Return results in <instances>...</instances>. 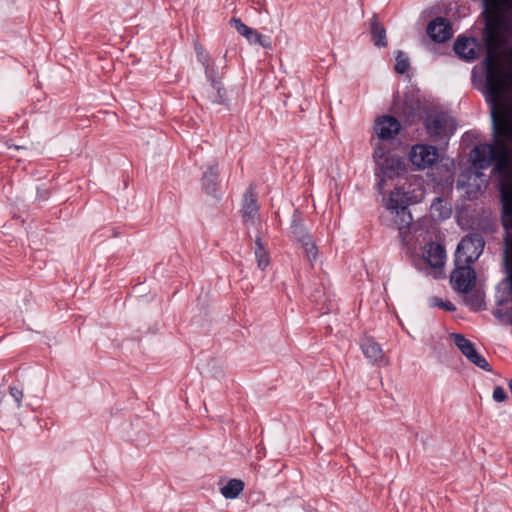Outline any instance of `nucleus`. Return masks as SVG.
Returning a JSON list of instances; mask_svg holds the SVG:
<instances>
[{
	"label": "nucleus",
	"instance_id": "obj_21",
	"mask_svg": "<svg viewBox=\"0 0 512 512\" xmlns=\"http://www.w3.org/2000/svg\"><path fill=\"white\" fill-rule=\"evenodd\" d=\"M255 245H256L255 257L257 260V264H258V267L263 270L269 264V256L263 247V244L261 242V237L259 235H256V237H255Z\"/></svg>",
	"mask_w": 512,
	"mask_h": 512
},
{
	"label": "nucleus",
	"instance_id": "obj_12",
	"mask_svg": "<svg viewBox=\"0 0 512 512\" xmlns=\"http://www.w3.org/2000/svg\"><path fill=\"white\" fill-rule=\"evenodd\" d=\"M427 33L435 42H445L452 36V28L444 18L438 17L427 26Z\"/></svg>",
	"mask_w": 512,
	"mask_h": 512
},
{
	"label": "nucleus",
	"instance_id": "obj_28",
	"mask_svg": "<svg viewBox=\"0 0 512 512\" xmlns=\"http://www.w3.org/2000/svg\"><path fill=\"white\" fill-rule=\"evenodd\" d=\"M195 50H196V55H197L198 61L204 67L207 66V64L211 63L209 55L201 46H196Z\"/></svg>",
	"mask_w": 512,
	"mask_h": 512
},
{
	"label": "nucleus",
	"instance_id": "obj_13",
	"mask_svg": "<svg viewBox=\"0 0 512 512\" xmlns=\"http://www.w3.org/2000/svg\"><path fill=\"white\" fill-rule=\"evenodd\" d=\"M361 349L371 363L378 365H384L387 363L381 346L372 338L366 337L362 339Z\"/></svg>",
	"mask_w": 512,
	"mask_h": 512
},
{
	"label": "nucleus",
	"instance_id": "obj_30",
	"mask_svg": "<svg viewBox=\"0 0 512 512\" xmlns=\"http://www.w3.org/2000/svg\"><path fill=\"white\" fill-rule=\"evenodd\" d=\"M292 233L297 241H299V237L303 234H308L301 224L295 222L292 225Z\"/></svg>",
	"mask_w": 512,
	"mask_h": 512
},
{
	"label": "nucleus",
	"instance_id": "obj_1",
	"mask_svg": "<svg viewBox=\"0 0 512 512\" xmlns=\"http://www.w3.org/2000/svg\"><path fill=\"white\" fill-rule=\"evenodd\" d=\"M485 6L486 100L490 105L494 140L474 147L470 161L477 168H488L495 163L493 172L502 179V222L505 227L512 228V98L507 95L512 77L496 56L501 46V31L510 26L512 0H485Z\"/></svg>",
	"mask_w": 512,
	"mask_h": 512
},
{
	"label": "nucleus",
	"instance_id": "obj_23",
	"mask_svg": "<svg viewBox=\"0 0 512 512\" xmlns=\"http://www.w3.org/2000/svg\"><path fill=\"white\" fill-rule=\"evenodd\" d=\"M212 88L216 91V95L211 97L210 102L217 105L227 104L226 90L221 82H215V84H212Z\"/></svg>",
	"mask_w": 512,
	"mask_h": 512
},
{
	"label": "nucleus",
	"instance_id": "obj_16",
	"mask_svg": "<svg viewBox=\"0 0 512 512\" xmlns=\"http://www.w3.org/2000/svg\"><path fill=\"white\" fill-rule=\"evenodd\" d=\"M478 43L474 38L458 37L455 44V53L465 60H474L477 57Z\"/></svg>",
	"mask_w": 512,
	"mask_h": 512
},
{
	"label": "nucleus",
	"instance_id": "obj_5",
	"mask_svg": "<svg viewBox=\"0 0 512 512\" xmlns=\"http://www.w3.org/2000/svg\"><path fill=\"white\" fill-rule=\"evenodd\" d=\"M425 127L434 142H446L455 131L453 120L442 113L428 116L425 120Z\"/></svg>",
	"mask_w": 512,
	"mask_h": 512
},
{
	"label": "nucleus",
	"instance_id": "obj_31",
	"mask_svg": "<svg viewBox=\"0 0 512 512\" xmlns=\"http://www.w3.org/2000/svg\"><path fill=\"white\" fill-rule=\"evenodd\" d=\"M254 44H259L262 47L268 48L270 47V41L267 37L260 34V39L258 41H253Z\"/></svg>",
	"mask_w": 512,
	"mask_h": 512
},
{
	"label": "nucleus",
	"instance_id": "obj_4",
	"mask_svg": "<svg viewBox=\"0 0 512 512\" xmlns=\"http://www.w3.org/2000/svg\"><path fill=\"white\" fill-rule=\"evenodd\" d=\"M485 241L481 234L471 233L465 236L458 244L455 253L456 265H470L481 256Z\"/></svg>",
	"mask_w": 512,
	"mask_h": 512
},
{
	"label": "nucleus",
	"instance_id": "obj_20",
	"mask_svg": "<svg viewBox=\"0 0 512 512\" xmlns=\"http://www.w3.org/2000/svg\"><path fill=\"white\" fill-rule=\"evenodd\" d=\"M299 242L301 243L308 260L311 263L316 261L318 252L315 243L311 239V236L309 234H303L301 237H299Z\"/></svg>",
	"mask_w": 512,
	"mask_h": 512
},
{
	"label": "nucleus",
	"instance_id": "obj_10",
	"mask_svg": "<svg viewBox=\"0 0 512 512\" xmlns=\"http://www.w3.org/2000/svg\"><path fill=\"white\" fill-rule=\"evenodd\" d=\"M259 207L257 204V194L252 188H249L244 195V203L242 206V218L245 226L250 229L251 227L258 230L260 224Z\"/></svg>",
	"mask_w": 512,
	"mask_h": 512
},
{
	"label": "nucleus",
	"instance_id": "obj_17",
	"mask_svg": "<svg viewBox=\"0 0 512 512\" xmlns=\"http://www.w3.org/2000/svg\"><path fill=\"white\" fill-rule=\"evenodd\" d=\"M451 212V206L442 198H435L430 206V213L432 217L438 220L448 219Z\"/></svg>",
	"mask_w": 512,
	"mask_h": 512
},
{
	"label": "nucleus",
	"instance_id": "obj_15",
	"mask_svg": "<svg viewBox=\"0 0 512 512\" xmlns=\"http://www.w3.org/2000/svg\"><path fill=\"white\" fill-rule=\"evenodd\" d=\"M424 260L433 268H441L446 260L445 249L437 243H429L424 248Z\"/></svg>",
	"mask_w": 512,
	"mask_h": 512
},
{
	"label": "nucleus",
	"instance_id": "obj_7",
	"mask_svg": "<svg viewBox=\"0 0 512 512\" xmlns=\"http://www.w3.org/2000/svg\"><path fill=\"white\" fill-rule=\"evenodd\" d=\"M473 167L476 170H469L462 174L458 179V185L466 188V193L470 198L475 197L477 193L486 189L488 185V179L486 175L480 171L483 168H477L474 165Z\"/></svg>",
	"mask_w": 512,
	"mask_h": 512
},
{
	"label": "nucleus",
	"instance_id": "obj_24",
	"mask_svg": "<svg viewBox=\"0 0 512 512\" xmlns=\"http://www.w3.org/2000/svg\"><path fill=\"white\" fill-rule=\"evenodd\" d=\"M409 59L402 51H398L396 55L395 71L404 74L409 69Z\"/></svg>",
	"mask_w": 512,
	"mask_h": 512
},
{
	"label": "nucleus",
	"instance_id": "obj_11",
	"mask_svg": "<svg viewBox=\"0 0 512 512\" xmlns=\"http://www.w3.org/2000/svg\"><path fill=\"white\" fill-rule=\"evenodd\" d=\"M401 125L399 121L389 115H385L376 119L374 130L379 139L390 140L394 138L400 131Z\"/></svg>",
	"mask_w": 512,
	"mask_h": 512
},
{
	"label": "nucleus",
	"instance_id": "obj_27",
	"mask_svg": "<svg viewBox=\"0 0 512 512\" xmlns=\"http://www.w3.org/2000/svg\"><path fill=\"white\" fill-rule=\"evenodd\" d=\"M9 394L15 401L16 407L20 408L22 406V401L24 397L23 391L15 386H11L9 387Z\"/></svg>",
	"mask_w": 512,
	"mask_h": 512
},
{
	"label": "nucleus",
	"instance_id": "obj_6",
	"mask_svg": "<svg viewBox=\"0 0 512 512\" xmlns=\"http://www.w3.org/2000/svg\"><path fill=\"white\" fill-rule=\"evenodd\" d=\"M409 159L417 169L424 170L438 162L439 152L432 145L416 144L410 150Z\"/></svg>",
	"mask_w": 512,
	"mask_h": 512
},
{
	"label": "nucleus",
	"instance_id": "obj_3",
	"mask_svg": "<svg viewBox=\"0 0 512 512\" xmlns=\"http://www.w3.org/2000/svg\"><path fill=\"white\" fill-rule=\"evenodd\" d=\"M373 157L377 166L375 175L378 182L376 187L382 193L385 179H392L402 174L405 171V163L402 158L386 155L380 147L375 149Z\"/></svg>",
	"mask_w": 512,
	"mask_h": 512
},
{
	"label": "nucleus",
	"instance_id": "obj_26",
	"mask_svg": "<svg viewBox=\"0 0 512 512\" xmlns=\"http://www.w3.org/2000/svg\"><path fill=\"white\" fill-rule=\"evenodd\" d=\"M205 69V75L208 81L212 84H215V82H220V78L218 76V72L216 71L213 63L207 64V66L204 67Z\"/></svg>",
	"mask_w": 512,
	"mask_h": 512
},
{
	"label": "nucleus",
	"instance_id": "obj_32",
	"mask_svg": "<svg viewBox=\"0 0 512 512\" xmlns=\"http://www.w3.org/2000/svg\"><path fill=\"white\" fill-rule=\"evenodd\" d=\"M471 306H473L474 308H481V299L479 297H477V301L472 302Z\"/></svg>",
	"mask_w": 512,
	"mask_h": 512
},
{
	"label": "nucleus",
	"instance_id": "obj_25",
	"mask_svg": "<svg viewBox=\"0 0 512 512\" xmlns=\"http://www.w3.org/2000/svg\"><path fill=\"white\" fill-rule=\"evenodd\" d=\"M430 306L442 308L446 311H455L456 307L450 301H443L439 297H432L429 300Z\"/></svg>",
	"mask_w": 512,
	"mask_h": 512
},
{
	"label": "nucleus",
	"instance_id": "obj_22",
	"mask_svg": "<svg viewBox=\"0 0 512 512\" xmlns=\"http://www.w3.org/2000/svg\"><path fill=\"white\" fill-rule=\"evenodd\" d=\"M371 34L375 45L380 47L387 45L385 30L378 24L376 18H374L371 24Z\"/></svg>",
	"mask_w": 512,
	"mask_h": 512
},
{
	"label": "nucleus",
	"instance_id": "obj_2",
	"mask_svg": "<svg viewBox=\"0 0 512 512\" xmlns=\"http://www.w3.org/2000/svg\"><path fill=\"white\" fill-rule=\"evenodd\" d=\"M411 203L408 194L400 188L392 191L386 200V209L395 226L402 237V241L407 244L406 230L412 222V216L408 210V205Z\"/></svg>",
	"mask_w": 512,
	"mask_h": 512
},
{
	"label": "nucleus",
	"instance_id": "obj_14",
	"mask_svg": "<svg viewBox=\"0 0 512 512\" xmlns=\"http://www.w3.org/2000/svg\"><path fill=\"white\" fill-rule=\"evenodd\" d=\"M219 165L214 162L209 164L202 176V186L207 194L218 196Z\"/></svg>",
	"mask_w": 512,
	"mask_h": 512
},
{
	"label": "nucleus",
	"instance_id": "obj_9",
	"mask_svg": "<svg viewBox=\"0 0 512 512\" xmlns=\"http://www.w3.org/2000/svg\"><path fill=\"white\" fill-rule=\"evenodd\" d=\"M452 337L454 339L455 345L459 348V350L462 352V354L470 362H472L474 365H476L477 367H479L485 371H491V367H490L489 363L482 355H480L476 351V349L471 341L466 339L461 334H453Z\"/></svg>",
	"mask_w": 512,
	"mask_h": 512
},
{
	"label": "nucleus",
	"instance_id": "obj_8",
	"mask_svg": "<svg viewBox=\"0 0 512 512\" xmlns=\"http://www.w3.org/2000/svg\"><path fill=\"white\" fill-rule=\"evenodd\" d=\"M450 281L454 290L460 293H467L475 285L476 274L470 265H456L455 270L451 274Z\"/></svg>",
	"mask_w": 512,
	"mask_h": 512
},
{
	"label": "nucleus",
	"instance_id": "obj_19",
	"mask_svg": "<svg viewBox=\"0 0 512 512\" xmlns=\"http://www.w3.org/2000/svg\"><path fill=\"white\" fill-rule=\"evenodd\" d=\"M244 489L243 481L239 479H231L221 488V494L226 499H235Z\"/></svg>",
	"mask_w": 512,
	"mask_h": 512
},
{
	"label": "nucleus",
	"instance_id": "obj_33",
	"mask_svg": "<svg viewBox=\"0 0 512 512\" xmlns=\"http://www.w3.org/2000/svg\"><path fill=\"white\" fill-rule=\"evenodd\" d=\"M509 276H512V274H510Z\"/></svg>",
	"mask_w": 512,
	"mask_h": 512
},
{
	"label": "nucleus",
	"instance_id": "obj_18",
	"mask_svg": "<svg viewBox=\"0 0 512 512\" xmlns=\"http://www.w3.org/2000/svg\"><path fill=\"white\" fill-rule=\"evenodd\" d=\"M231 25L236 29V31L243 37L247 39L250 43L253 41H258L260 39V33L257 30L248 27L244 24L239 18H232L230 20Z\"/></svg>",
	"mask_w": 512,
	"mask_h": 512
},
{
	"label": "nucleus",
	"instance_id": "obj_29",
	"mask_svg": "<svg viewBox=\"0 0 512 512\" xmlns=\"http://www.w3.org/2000/svg\"><path fill=\"white\" fill-rule=\"evenodd\" d=\"M492 397L496 402H504L507 399V393L501 386H496Z\"/></svg>",
	"mask_w": 512,
	"mask_h": 512
}]
</instances>
